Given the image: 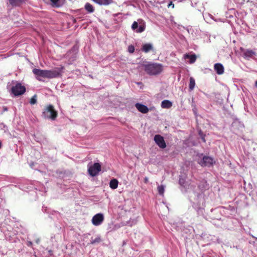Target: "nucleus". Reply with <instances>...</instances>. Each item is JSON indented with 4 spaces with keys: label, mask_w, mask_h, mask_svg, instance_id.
Here are the masks:
<instances>
[{
    "label": "nucleus",
    "mask_w": 257,
    "mask_h": 257,
    "mask_svg": "<svg viewBox=\"0 0 257 257\" xmlns=\"http://www.w3.org/2000/svg\"><path fill=\"white\" fill-rule=\"evenodd\" d=\"M214 163L213 159L208 156H204L202 159L199 162V164L202 167H210L212 166Z\"/></svg>",
    "instance_id": "39448f33"
},
{
    "label": "nucleus",
    "mask_w": 257,
    "mask_h": 257,
    "mask_svg": "<svg viewBox=\"0 0 257 257\" xmlns=\"http://www.w3.org/2000/svg\"><path fill=\"white\" fill-rule=\"evenodd\" d=\"M255 86L257 88V80L255 81Z\"/></svg>",
    "instance_id": "473e14b6"
},
{
    "label": "nucleus",
    "mask_w": 257,
    "mask_h": 257,
    "mask_svg": "<svg viewBox=\"0 0 257 257\" xmlns=\"http://www.w3.org/2000/svg\"><path fill=\"white\" fill-rule=\"evenodd\" d=\"M11 91L15 96H20L26 92V87L20 82H17L15 85L12 86Z\"/></svg>",
    "instance_id": "7ed1b4c3"
},
{
    "label": "nucleus",
    "mask_w": 257,
    "mask_h": 257,
    "mask_svg": "<svg viewBox=\"0 0 257 257\" xmlns=\"http://www.w3.org/2000/svg\"><path fill=\"white\" fill-rule=\"evenodd\" d=\"M214 68L216 73L218 75H221L224 73V67L221 63H216L214 64Z\"/></svg>",
    "instance_id": "6e6552de"
},
{
    "label": "nucleus",
    "mask_w": 257,
    "mask_h": 257,
    "mask_svg": "<svg viewBox=\"0 0 257 257\" xmlns=\"http://www.w3.org/2000/svg\"><path fill=\"white\" fill-rule=\"evenodd\" d=\"M172 106V103L168 100H164L162 102L161 106L163 108H169Z\"/></svg>",
    "instance_id": "ddd939ff"
},
{
    "label": "nucleus",
    "mask_w": 257,
    "mask_h": 257,
    "mask_svg": "<svg viewBox=\"0 0 257 257\" xmlns=\"http://www.w3.org/2000/svg\"><path fill=\"white\" fill-rule=\"evenodd\" d=\"M101 165L98 163H95L93 165L88 168V172L89 174L92 177L96 176L101 171Z\"/></svg>",
    "instance_id": "20e7f679"
},
{
    "label": "nucleus",
    "mask_w": 257,
    "mask_h": 257,
    "mask_svg": "<svg viewBox=\"0 0 257 257\" xmlns=\"http://www.w3.org/2000/svg\"><path fill=\"white\" fill-rule=\"evenodd\" d=\"M104 219V216L102 213H97L92 217V223L95 226H98L102 223Z\"/></svg>",
    "instance_id": "423d86ee"
},
{
    "label": "nucleus",
    "mask_w": 257,
    "mask_h": 257,
    "mask_svg": "<svg viewBox=\"0 0 257 257\" xmlns=\"http://www.w3.org/2000/svg\"><path fill=\"white\" fill-rule=\"evenodd\" d=\"M184 58L185 59H189V63L190 64L194 63L196 60V56L195 54L189 55L188 54H185L184 55Z\"/></svg>",
    "instance_id": "f8f14e48"
},
{
    "label": "nucleus",
    "mask_w": 257,
    "mask_h": 257,
    "mask_svg": "<svg viewBox=\"0 0 257 257\" xmlns=\"http://www.w3.org/2000/svg\"><path fill=\"white\" fill-rule=\"evenodd\" d=\"M137 109L141 112H148L149 110V109L145 105L140 104V103H136L135 105Z\"/></svg>",
    "instance_id": "1a4fd4ad"
},
{
    "label": "nucleus",
    "mask_w": 257,
    "mask_h": 257,
    "mask_svg": "<svg viewBox=\"0 0 257 257\" xmlns=\"http://www.w3.org/2000/svg\"><path fill=\"white\" fill-rule=\"evenodd\" d=\"M1 147H2V143H1V142H0V148H1Z\"/></svg>",
    "instance_id": "f704fd0d"
},
{
    "label": "nucleus",
    "mask_w": 257,
    "mask_h": 257,
    "mask_svg": "<svg viewBox=\"0 0 257 257\" xmlns=\"http://www.w3.org/2000/svg\"><path fill=\"white\" fill-rule=\"evenodd\" d=\"M101 241V237L100 236H97L95 238L93 239V237L91 238L90 243L92 244H94L95 243H98L100 242Z\"/></svg>",
    "instance_id": "a211bd4d"
},
{
    "label": "nucleus",
    "mask_w": 257,
    "mask_h": 257,
    "mask_svg": "<svg viewBox=\"0 0 257 257\" xmlns=\"http://www.w3.org/2000/svg\"><path fill=\"white\" fill-rule=\"evenodd\" d=\"M33 73L36 76V78L39 81H41L39 77L53 78L58 77L61 75V71L58 68L49 70L34 68L33 69Z\"/></svg>",
    "instance_id": "f257e3e1"
},
{
    "label": "nucleus",
    "mask_w": 257,
    "mask_h": 257,
    "mask_svg": "<svg viewBox=\"0 0 257 257\" xmlns=\"http://www.w3.org/2000/svg\"><path fill=\"white\" fill-rule=\"evenodd\" d=\"M152 50H153V46L150 43H146L142 46V51L145 53H148Z\"/></svg>",
    "instance_id": "9d476101"
},
{
    "label": "nucleus",
    "mask_w": 257,
    "mask_h": 257,
    "mask_svg": "<svg viewBox=\"0 0 257 257\" xmlns=\"http://www.w3.org/2000/svg\"><path fill=\"white\" fill-rule=\"evenodd\" d=\"M32 245V242L31 241L28 242V246H31Z\"/></svg>",
    "instance_id": "2f4dec72"
},
{
    "label": "nucleus",
    "mask_w": 257,
    "mask_h": 257,
    "mask_svg": "<svg viewBox=\"0 0 257 257\" xmlns=\"http://www.w3.org/2000/svg\"><path fill=\"white\" fill-rule=\"evenodd\" d=\"M144 182L145 183H148V178L147 177H145L144 179Z\"/></svg>",
    "instance_id": "7c9ffc66"
},
{
    "label": "nucleus",
    "mask_w": 257,
    "mask_h": 257,
    "mask_svg": "<svg viewBox=\"0 0 257 257\" xmlns=\"http://www.w3.org/2000/svg\"><path fill=\"white\" fill-rule=\"evenodd\" d=\"M46 110L48 112H57V111L55 110L54 106L51 104L47 106Z\"/></svg>",
    "instance_id": "412c9836"
},
{
    "label": "nucleus",
    "mask_w": 257,
    "mask_h": 257,
    "mask_svg": "<svg viewBox=\"0 0 257 257\" xmlns=\"http://www.w3.org/2000/svg\"><path fill=\"white\" fill-rule=\"evenodd\" d=\"M243 54L245 57H251L255 55V52L251 50H246L244 51Z\"/></svg>",
    "instance_id": "dca6fc26"
},
{
    "label": "nucleus",
    "mask_w": 257,
    "mask_h": 257,
    "mask_svg": "<svg viewBox=\"0 0 257 257\" xmlns=\"http://www.w3.org/2000/svg\"><path fill=\"white\" fill-rule=\"evenodd\" d=\"M145 71L150 75H156L163 71V66L157 63L148 62L141 65Z\"/></svg>",
    "instance_id": "f03ea898"
},
{
    "label": "nucleus",
    "mask_w": 257,
    "mask_h": 257,
    "mask_svg": "<svg viewBox=\"0 0 257 257\" xmlns=\"http://www.w3.org/2000/svg\"><path fill=\"white\" fill-rule=\"evenodd\" d=\"M118 182L117 179H113L110 180L109 186L112 189H116L118 186Z\"/></svg>",
    "instance_id": "4468645a"
},
{
    "label": "nucleus",
    "mask_w": 257,
    "mask_h": 257,
    "mask_svg": "<svg viewBox=\"0 0 257 257\" xmlns=\"http://www.w3.org/2000/svg\"><path fill=\"white\" fill-rule=\"evenodd\" d=\"M195 85V79L192 77H190V79H189V90L190 91H192V90H193V89L194 88Z\"/></svg>",
    "instance_id": "f3484780"
},
{
    "label": "nucleus",
    "mask_w": 257,
    "mask_h": 257,
    "mask_svg": "<svg viewBox=\"0 0 257 257\" xmlns=\"http://www.w3.org/2000/svg\"><path fill=\"white\" fill-rule=\"evenodd\" d=\"M85 9L89 13H93L94 11L93 6L89 3H87L85 4Z\"/></svg>",
    "instance_id": "2eb2a0df"
},
{
    "label": "nucleus",
    "mask_w": 257,
    "mask_h": 257,
    "mask_svg": "<svg viewBox=\"0 0 257 257\" xmlns=\"http://www.w3.org/2000/svg\"><path fill=\"white\" fill-rule=\"evenodd\" d=\"M154 141L156 144L162 149L166 147V144L164 141V138L160 135H156L154 137Z\"/></svg>",
    "instance_id": "0eeeda50"
},
{
    "label": "nucleus",
    "mask_w": 257,
    "mask_h": 257,
    "mask_svg": "<svg viewBox=\"0 0 257 257\" xmlns=\"http://www.w3.org/2000/svg\"><path fill=\"white\" fill-rule=\"evenodd\" d=\"M128 51L131 53H133L135 51V47L133 45H131L130 46H128Z\"/></svg>",
    "instance_id": "393cba45"
},
{
    "label": "nucleus",
    "mask_w": 257,
    "mask_h": 257,
    "mask_svg": "<svg viewBox=\"0 0 257 257\" xmlns=\"http://www.w3.org/2000/svg\"><path fill=\"white\" fill-rule=\"evenodd\" d=\"M94 3L103 6H107L112 3L113 0H92Z\"/></svg>",
    "instance_id": "9b49d317"
},
{
    "label": "nucleus",
    "mask_w": 257,
    "mask_h": 257,
    "mask_svg": "<svg viewBox=\"0 0 257 257\" xmlns=\"http://www.w3.org/2000/svg\"><path fill=\"white\" fill-rule=\"evenodd\" d=\"M205 136H202V137H200V138H201V140H202V141H203V142H204V143L206 142V140H205Z\"/></svg>",
    "instance_id": "c756f323"
},
{
    "label": "nucleus",
    "mask_w": 257,
    "mask_h": 257,
    "mask_svg": "<svg viewBox=\"0 0 257 257\" xmlns=\"http://www.w3.org/2000/svg\"><path fill=\"white\" fill-rule=\"evenodd\" d=\"M60 0H51L52 3V6L53 7H60V5L59 4V2Z\"/></svg>",
    "instance_id": "5701e85b"
},
{
    "label": "nucleus",
    "mask_w": 257,
    "mask_h": 257,
    "mask_svg": "<svg viewBox=\"0 0 257 257\" xmlns=\"http://www.w3.org/2000/svg\"><path fill=\"white\" fill-rule=\"evenodd\" d=\"M37 95L35 94L30 99V103L31 104L33 105L37 103Z\"/></svg>",
    "instance_id": "4be33fe9"
},
{
    "label": "nucleus",
    "mask_w": 257,
    "mask_h": 257,
    "mask_svg": "<svg viewBox=\"0 0 257 257\" xmlns=\"http://www.w3.org/2000/svg\"><path fill=\"white\" fill-rule=\"evenodd\" d=\"M4 110H5V111H7V110H8V109H7V108L6 107H5V108H4Z\"/></svg>",
    "instance_id": "72a5a7b5"
},
{
    "label": "nucleus",
    "mask_w": 257,
    "mask_h": 257,
    "mask_svg": "<svg viewBox=\"0 0 257 257\" xmlns=\"http://www.w3.org/2000/svg\"><path fill=\"white\" fill-rule=\"evenodd\" d=\"M146 28V25L145 24L140 25L138 27V29L136 30V32L138 33H141L144 32Z\"/></svg>",
    "instance_id": "6ab92c4d"
},
{
    "label": "nucleus",
    "mask_w": 257,
    "mask_h": 257,
    "mask_svg": "<svg viewBox=\"0 0 257 257\" xmlns=\"http://www.w3.org/2000/svg\"><path fill=\"white\" fill-rule=\"evenodd\" d=\"M57 116V113H51L49 117L52 120H54Z\"/></svg>",
    "instance_id": "a878e982"
},
{
    "label": "nucleus",
    "mask_w": 257,
    "mask_h": 257,
    "mask_svg": "<svg viewBox=\"0 0 257 257\" xmlns=\"http://www.w3.org/2000/svg\"><path fill=\"white\" fill-rule=\"evenodd\" d=\"M158 193L161 195H163L165 191V187L163 185H159L157 187Z\"/></svg>",
    "instance_id": "aec40b11"
},
{
    "label": "nucleus",
    "mask_w": 257,
    "mask_h": 257,
    "mask_svg": "<svg viewBox=\"0 0 257 257\" xmlns=\"http://www.w3.org/2000/svg\"><path fill=\"white\" fill-rule=\"evenodd\" d=\"M138 22H137L136 21L134 22V23H133V24L132 25V29L133 30H136L137 29H138Z\"/></svg>",
    "instance_id": "b1692460"
},
{
    "label": "nucleus",
    "mask_w": 257,
    "mask_h": 257,
    "mask_svg": "<svg viewBox=\"0 0 257 257\" xmlns=\"http://www.w3.org/2000/svg\"><path fill=\"white\" fill-rule=\"evenodd\" d=\"M198 134H199V135L200 137L204 136H205V135H204V134H203V133L201 130H199V131Z\"/></svg>",
    "instance_id": "cd10ccee"
},
{
    "label": "nucleus",
    "mask_w": 257,
    "mask_h": 257,
    "mask_svg": "<svg viewBox=\"0 0 257 257\" xmlns=\"http://www.w3.org/2000/svg\"><path fill=\"white\" fill-rule=\"evenodd\" d=\"M172 6V8L174 7V5L173 4L172 2H170V3L168 5V7L169 8L170 7Z\"/></svg>",
    "instance_id": "c85d7f7f"
},
{
    "label": "nucleus",
    "mask_w": 257,
    "mask_h": 257,
    "mask_svg": "<svg viewBox=\"0 0 257 257\" xmlns=\"http://www.w3.org/2000/svg\"><path fill=\"white\" fill-rule=\"evenodd\" d=\"M179 184L184 187H185V181L183 179H180L179 180Z\"/></svg>",
    "instance_id": "bb28decb"
}]
</instances>
